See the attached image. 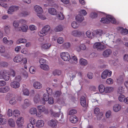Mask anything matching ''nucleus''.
<instances>
[{"label": "nucleus", "instance_id": "1", "mask_svg": "<svg viewBox=\"0 0 128 128\" xmlns=\"http://www.w3.org/2000/svg\"><path fill=\"white\" fill-rule=\"evenodd\" d=\"M106 18H101V22L104 23L108 24L110 22L112 24L116 23V21L115 19L113 16L109 15H108L106 16Z\"/></svg>", "mask_w": 128, "mask_h": 128}, {"label": "nucleus", "instance_id": "2", "mask_svg": "<svg viewBox=\"0 0 128 128\" xmlns=\"http://www.w3.org/2000/svg\"><path fill=\"white\" fill-rule=\"evenodd\" d=\"M34 8L35 10L37 12V16L42 20H44L46 19V17L42 15L43 10L42 8L40 6L36 5L34 6Z\"/></svg>", "mask_w": 128, "mask_h": 128}, {"label": "nucleus", "instance_id": "3", "mask_svg": "<svg viewBox=\"0 0 128 128\" xmlns=\"http://www.w3.org/2000/svg\"><path fill=\"white\" fill-rule=\"evenodd\" d=\"M93 47L94 48H96L98 51L102 50L106 48L105 46L99 42H96L94 44Z\"/></svg>", "mask_w": 128, "mask_h": 128}, {"label": "nucleus", "instance_id": "4", "mask_svg": "<svg viewBox=\"0 0 128 128\" xmlns=\"http://www.w3.org/2000/svg\"><path fill=\"white\" fill-rule=\"evenodd\" d=\"M61 58L64 60L68 61L70 59V56L69 54L67 52H62L60 54Z\"/></svg>", "mask_w": 128, "mask_h": 128}, {"label": "nucleus", "instance_id": "5", "mask_svg": "<svg viewBox=\"0 0 128 128\" xmlns=\"http://www.w3.org/2000/svg\"><path fill=\"white\" fill-rule=\"evenodd\" d=\"M112 74V71L108 70H104L102 73V78L103 79H105L108 76L110 77L111 76Z\"/></svg>", "mask_w": 128, "mask_h": 128}, {"label": "nucleus", "instance_id": "6", "mask_svg": "<svg viewBox=\"0 0 128 128\" xmlns=\"http://www.w3.org/2000/svg\"><path fill=\"white\" fill-rule=\"evenodd\" d=\"M19 9L18 6H12L10 7L8 10V14H12L14 12L16 11Z\"/></svg>", "mask_w": 128, "mask_h": 128}, {"label": "nucleus", "instance_id": "7", "mask_svg": "<svg viewBox=\"0 0 128 128\" xmlns=\"http://www.w3.org/2000/svg\"><path fill=\"white\" fill-rule=\"evenodd\" d=\"M80 103L81 105L84 107H87L88 106V103L86 102V98L85 97H81L80 100Z\"/></svg>", "mask_w": 128, "mask_h": 128}, {"label": "nucleus", "instance_id": "8", "mask_svg": "<svg viewBox=\"0 0 128 128\" xmlns=\"http://www.w3.org/2000/svg\"><path fill=\"white\" fill-rule=\"evenodd\" d=\"M95 37H100L104 33V32L101 29H98L94 31Z\"/></svg>", "mask_w": 128, "mask_h": 128}, {"label": "nucleus", "instance_id": "9", "mask_svg": "<svg viewBox=\"0 0 128 128\" xmlns=\"http://www.w3.org/2000/svg\"><path fill=\"white\" fill-rule=\"evenodd\" d=\"M28 29V26L26 24H23L22 26L20 28H18L17 29L16 28V30L17 31H20L22 30L23 32H26L27 31Z\"/></svg>", "mask_w": 128, "mask_h": 128}, {"label": "nucleus", "instance_id": "10", "mask_svg": "<svg viewBox=\"0 0 128 128\" xmlns=\"http://www.w3.org/2000/svg\"><path fill=\"white\" fill-rule=\"evenodd\" d=\"M24 122V118L22 117H20L17 120L16 123L18 126H21L23 125Z\"/></svg>", "mask_w": 128, "mask_h": 128}, {"label": "nucleus", "instance_id": "11", "mask_svg": "<svg viewBox=\"0 0 128 128\" xmlns=\"http://www.w3.org/2000/svg\"><path fill=\"white\" fill-rule=\"evenodd\" d=\"M22 60V56L21 55H18L14 58L13 60L15 62H19Z\"/></svg>", "mask_w": 128, "mask_h": 128}, {"label": "nucleus", "instance_id": "12", "mask_svg": "<svg viewBox=\"0 0 128 128\" xmlns=\"http://www.w3.org/2000/svg\"><path fill=\"white\" fill-rule=\"evenodd\" d=\"M4 74L3 79H4L6 81L8 80L10 78L9 73L8 72V71L4 70Z\"/></svg>", "mask_w": 128, "mask_h": 128}, {"label": "nucleus", "instance_id": "13", "mask_svg": "<svg viewBox=\"0 0 128 128\" xmlns=\"http://www.w3.org/2000/svg\"><path fill=\"white\" fill-rule=\"evenodd\" d=\"M36 126L38 128H42L44 125V122L42 120H38L36 123Z\"/></svg>", "mask_w": 128, "mask_h": 128}, {"label": "nucleus", "instance_id": "14", "mask_svg": "<svg viewBox=\"0 0 128 128\" xmlns=\"http://www.w3.org/2000/svg\"><path fill=\"white\" fill-rule=\"evenodd\" d=\"M10 84L11 87L15 88H18L20 86V84L19 82L16 81H14L11 82Z\"/></svg>", "mask_w": 128, "mask_h": 128}, {"label": "nucleus", "instance_id": "15", "mask_svg": "<svg viewBox=\"0 0 128 128\" xmlns=\"http://www.w3.org/2000/svg\"><path fill=\"white\" fill-rule=\"evenodd\" d=\"M86 49V47L85 44H80L76 48L78 52H80L81 50H85Z\"/></svg>", "mask_w": 128, "mask_h": 128}, {"label": "nucleus", "instance_id": "16", "mask_svg": "<svg viewBox=\"0 0 128 128\" xmlns=\"http://www.w3.org/2000/svg\"><path fill=\"white\" fill-rule=\"evenodd\" d=\"M48 123L49 126L53 128L55 127L57 125L56 121L53 119L48 121Z\"/></svg>", "mask_w": 128, "mask_h": 128}, {"label": "nucleus", "instance_id": "17", "mask_svg": "<svg viewBox=\"0 0 128 128\" xmlns=\"http://www.w3.org/2000/svg\"><path fill=\"white\" fill-rule=\"evenodd\" d=\"M112 51L111 50L107 49L104 50L103 52V55L105 57H108L112 53Z\"/></svg>", "mask_w": 128, "mask_h": 128}, {"label": "nucleus", "instance_id": "18", "mask_svg": "<svg viewBox=\"0 0 128 128\" xmlns=\"http://www.w3.org/2000/svg\"><path fill=\"white\" fill-rule=\"evenodd\" d=\"M117 29L118 30H121L122 34L126 35L128 34V30L126 28L124 29L122 27H118Z\"/></svg>", "mask_w": 128, "mask_h": 128}, {"label": "nucleus", "instance_id": "19", "mask_svg": "<svg viewBox=\"0 0 128 128\" xmlns=\"http://www.w3.org/2000/svg\"><path fill=\"white\" fill-rule=\"evenodd\" d=\"M51 44L50 43H47L42 44L41 46V48L42 50H47L50 48Z\"/></svg>", "mask_w": 128, "mask_h": 128}, {"label": "nucleus", "instance_id": "20", "mask_svg": "<svg viewBox=\"0 0 128 128\" xmlns=\"http://www.w3.org/2000/svg\"><path fill=\"white\" fill-rule=\"evenodd\" d=\"M76 73V71L69 72L68 74V76H69L70 80H72L73 78L75 77Z\"/></svg>", "mask_w": 128, "mask_h": 128}, {"label": "nucleus", "instance_id": "21", "mask_svg": "<svg viewBox=\"0 0 128 128\" xmlns=\"http://www.w3.org/2000/svg\"><path fill=\"white\" fill-rule=\"evenodd\" d=\"M10 90V87L8 86H6L4 87L0 88V92L6 93L8 92Z\"/></svg>", "mask_w": 128, "mask_h": 128}, {"label": "nucleus", "instance_id": "22", "mask_svg": "<svg viewBox=\"0 0 128 128\" xmlns=\"http://www.w3.org/2000/svg\"><path fill=\"white\" fill-rule=\"evenodd\" d=\"M33 86L35 88L39 89L42 87V85L40 82H36L34 83Z\"/></svg>", "mask_w": 128, "mask_h": 128}, {"label": "nucleus", "instance_id": "23", "mask_svg": "<svg viewBox=\"0 0 128 128\" xmlns=\"http://www.w3.org/2000/svg\"><path fill=\"white\" fill-rule=\"evenodd\" d=\"M48 95V94L46 93H45L43 95V98L42 99V100L43 101L42 102L43 104H45V102L47 101L48 100V99L49 98Z\"/></svg>", "mask_w": 128, "mask_h": 128}, {"label": "nucleus", "instance_id": "24", "mask_svg": "<svg viewBox=\"0 0 128 128\" xmlns=\"http://www.w3.org/2000/svg\"><path fill=\"white\" fill-rule=\"evenodd\" d=\"M48 12L50 14L55 15L57 14V11L56 9L53 8H49L48 10Z\"/></svg>", "mask_w": 128, "mask_h": 128}, {"label": "nucleus", "instance_id": "25", "mask_svg": "<svg viewBox=\"0 0 128 128\" xmlns=\"http://www.w3.org/2000/svg\"><path fill=\"white\" fill-rule=\"evenodd\" d=\"M121 107V105L119 104L114 105L113 107V110L114 112H117L120 109Z\"/></svg>", "mask_w": 128, "mask_h": 128}, {"label": "nucleus", "instance_id": "26", "mask_svg": "<svg viewBox=\"0 0 128 128\" xmlns=\"http://www.w3.org/2000/svg\"><path fill=\"white\" fill-rule=\"evenodd\" d=\"M76 19L78 22H81L84 20V18L83 16L81 14H80L77 15L76 17Z\"/></svg>", "mask_w": 128, "mask_h": 128}, {"label": "nucleus", "instance_id": "27", "mask_svg": "<svg viewBox=\"0 0 128 128\" xmlns=\"http://www.w3.org/2000/svg\"><path fill=\"white\" fill-rule=\"evenodd\" d=\"M86 34L87 37L90 38H92L95 37L94 33L90 31H88L86 32Z\"/></svg>", "mask_w": 128, "mask_h": 128}, {"label": "nucleus", "instance_id": "28", "mask_svg": "<svg viewBox=\"0 0 128 128\" xmlns=\"http://www.w3.org/2000/svg\"><path fill=\"white\" fill-rule=\"evenodd\" d=\"M70 120L71 122L75 123L78 121V118L76 116H73L70 117Z\"/></svg>", "mask_w": 128, "mask_h": 128}, {"label": "nucleus", "instance_id": "29", "mask_svg": "<svg viewBox=\"0 0 128 128\" xmlns=\"http://www.w3.org/2000/svg\"><path fill=\"white\" fill-rule=\"evenodd\" d=\"M79 62L80 64L82 66H86L88 63L87 61L86 60L82 58L80 59Z\"/></svg>", "mask_w": 128, "mask_h": 128}, {"label": "nucleus", "instance_id": "30", "mask_svg": "<svg viewBox=\"0 0 128 128\" xmlns=\"http://www.w3.org/2000/svg\"><path fill=\"white\" fill-rule=\"evenodd\" d=\"M42 29L44 30L46 34L50 30V26L46 25L44 26Z\"/></svg>", "mask_w": 128, "mask_h": 128}, {"label": "nucleus", "instance_id": "31", "mask_svg": "<svg viewBox=\"0 0 128 128\" xmlns=\"http://www.w3.org/2000/svg\"><path fill=\"white\" fill-rule=\"evenodd\" d=\"M105 87L103 84H100L98 86V88L100 92L101 93H103L104 92Z\"/></svg>", "mask_w": 128, "mask_h": 128}, {"label": "nucleus", "instance_id": "32", "mask_svg": "<svg viewBox=\"0 0 128 128\" xmlns=\"http://www.w3.org/2000/svg\"><path fill=\"white\" fill-rule=\"evenodd\" d=\"M79 24L75 21L72 22L71 24L72 27L74 28H78L79 27Z\"/></svg>", "mask_w": 128, "mask_h": 128}, {"label": "nucleus", "instance_id": "33", "mask_svg": "<svg viewBox=\"0 0 128 128\" xmlns=\"http://www.w3.org/2000/svg\"><path fill=\"white\" fill-rule=\"evenodd\" d=\"M113 90V88L111 87H106L105 88L104 92L106 93L110 92Z\"/></svg>", "mask_w": 128, "mask_h": 128}, {"label": "nucleus", "instance_id": "34", "mask_svg": "<svg viewBox=\"0 0 128 128\" xmlns=\"http://www.w3.org/2000/svg\"><path fill=\"white\" fill-rule=\"evenodd\" d=\"M37 109L34 108H32L29 110V112L31 114H34L37 113Z\"/></svg>", "mask_w": 128, "mask_h": 128}, {"label": "nucleus", "instance_id": "35", "mask_svg": "<svg viewBox=\"0 0 128 128\" xmlns=\"http://www.w3.org/2000/svg\"><path fill=\"white\" fill-rule=\"evenodd\" d=\"M38 108L39 111L40 112H42L45 111L46 108L44 106L40 105L38 106Z\"/></svg>", "mask_w": 128, "mask_h": 128}, {"label": "nucleus", "instance_id": "36", "mask_svg": "<svg viewBox=\"0 0 128 128\" xmlns=\"http://www.w3.org/2000/svg\"><path fill=\"white\" fill-rule=\"evenodd\" d=\"M8 124L10 126L12 127L15 126V122L14 120L11 118L8 120Z\"/></svg>", "mask_w": 128, "mask_h": 128}, {"label": "nucleus", "instance_id": "37", "mask_svg": "<svg viewBox=\"0 0 128 128\" xmlns=\"http://www.w3.org/2000/svg\"><path fill=\"white\" fill-rule=\"evenodd\" d=\"M30 104V100L27 99H25L24 101V106H25L26 107L29 106Z\"/></svg>", "mask_w": 128, "mask_h": 128}, {"label": "nucleus", "instance_id": "38", "mask_svg": "<svg viewBox=\"0 0 128 128\" xmlns=\"http://www.w3.org/2000/svg\"><path fill=\"white\" fill-rule=\"evenodd\" d=\"M38 34L39 36L41 37L47 34L42 28L40 31L38 32Z\"/></svg>", "mask_w": 128, "mask_h": 128}, {"label": "nucleus", "instance_id": "39", "mask_svg": "<svg viewBox=\"0 0 128 128\" xmlns=\"http://www.w3.org/2000/svg\"><path fill=\"white\" fill-rule=\"evenodd\" d=\"M27 42L26 39L24 38H20L18 40L16 41L17 44L24 43Z\"/></svg>", "mask_w": 128, "mask_h": 128}, {"label": "nucleus", "instance_id": "40", "mask_svg": "<svg viewBox=\"0 0 128 128\" xmlns=\"http://www.w3.org/2000/svg\"><path fill=\"white\" fill-rule=\"evenodd\" d=\"M63 29L62 27V26L59 25L56 26L55 28V31L56 32H60L62 31Z\"/></svg>", "mask_w": 128, "mask_h": 128}, {"label": "nucleus", "instance_id": "41", "mask_svg": "<svg viewBox=\"0 0 128 128\" xmlns=\"http://www.w3.org/2000/svg\"><path fill=\"white\" fill-rule=\"evenodd\" d=\"M40 67L42 69L45 70H48L49 69V66L48 65L45 64H44L42 65H40Z\"/></svg>", "mask_w": 128, "mask_h": 128}, {"label": "nucleus", "instance_id": "42", "mask_svg": "<svg viewBox=\"0 0 128 128\" xmlns=\"http://www.w3.org/2000/svg\"><path fill=\"white\" fill-rule=\"evenodd\" d=\"M20 114V111L18 110H15L13 112V114L15 117L18 116Z\"/></svg>", "mask_w": 128, "mask_h": 128}, {"label": "nucleus", "instance_id": "43", "mask_svg": "<svg viewBox=\"0 0 128 128\" xmlns=\"http://www.w3.org/2000/svg\"><path fill=\"white\" fill-rule=\"evenodd\" d=\"M10 25H6L4 27V31L6 34L10 32Z\"/></svg>", "mask_w": 128, "mask_h": 128}, {"label": "nucleus", "instance_id": "44", "mask_svg": "<svg viewBox=\"0 0 128 128\" xmlns=\"http://www.w3.org/2000/svg\"><path fill=\"white\" fill-rule=\"evenodd\" d=\"M60 111L58 112H52V116L56 118H58L60 115Z\"/></svg>", "mask_w": 128, "mask_h": 128}, {"label": "nucleus", "instance_id": "45", "mask_svg": "<svg viewBox=\"0 0 128 128\" xmlns=\"http://www.w3.org/2000/svg\"><path fill=\"white\" fill-rule=\"evenodd\" d=\"M16 99L15 97L12 98L10 99V103L12 104H15L16 102Z\"/></svg>", "mask_w": 128, "mask_h": 128}, {"label": "nucleus", "instance_id": "46", "mask_svg": "<svg viewBox=\"0 0 128 128\" xmlns=\"http://www.w3.org/2000/svg\"><path fill=\"white\" fill-rule=\"evenodd\" d=\"M36 68L34 66H32L30 68L29 70L30 72L32 74H34L36 72Z\"/></svg>", "mask_w": 128, "mask_h": 128}, {"label": "nucleus", "instance_id": "47", "mask_svg": "<svg viewBox=\"0 0 128 128\" xmlns=\"http://www.w3.org/2000/svg\"><path fill=\"white\" fill-rule=\"evenodd\" d=\"M40 97L38 95H36L34 97V100L35 103H37L40 100Z\"/></svg>", "mask_w": 128, "mask_h": 128}, {"label": "nucleus", "instance_id": "48", "mask_svg": "<svg viewBox=\"0 0 128 128\" xmlns=\"http://www.w3.org/2000/svg\"><path fill=\"white\" fill-rule=\"evenodd\" d=\"M61 74V72L60 70H55L53 72V74L54 76H59Z\"/></svg>", "mask_w": 128, "mask_h": 128}, {"label": "nucleus", "instance_id": "49", "mask_svg": "<svg viewBox=\"0 0 128 128\" xmlns=\"http://www.w3.org/2000/svg\"><path fill=\"white\" fill-rule=\"evenodd\" d=\"M113 80L112 78H109L107 80L106 83L108 84H113Z\"/></svg>", "mask_w": 128, "mask_h": 128}, {"label": "nucleus", "instance_id": "50", "mask_svg": "<svg viewBox=\"0 0 128 128\" xmlns=\"http://www.w3.org/2000/svg\"><path fill=\"white\" fill-rule=\"evenodd\" d=\"M23 92L24 95L28 96L29 94L28 90L26 88H24L23 90Z\"/></svg>", "mask_w": 128, "mask_h": 128}, {"label": "nucleus", "instance_id": "51", "mask_svg": "<svg viewBox=\"0 0 128 128\" xmlns=\"http://www.w3.org/2000/svg\"><path fill=\"white\" fill-rule=\"evenodd\" d=\"M46 91L48 94L50 95H52L53 94L52 91V89L50 88H46Z\"/></svg>", "mask_w": 128, "mask_h": 128}, {"label": "nucleus", "instance_id": "52", "mask_svg": "<svg viewBox=\"0 0 128 128\" xmlns=\"http://www.w3.org/2000/svg\"><path fill=\"white\" fill-rule=\"evenodd\" d=\"M125 98V96L124 95L121 94L118 97V100L120 102H124Z\"/></svg>", "mask_w": 128, "mask_h": 128}, {"label": "nucleus", "instance_id": "53", "mask_svg": "<svg viewBox=\"0 0 128 128\" xmlns=\"http://www.w3.org/2000/svg\"><path fill=\"white\" fill-rule=\"evenodd\" d=\"M61 94V92L60 91H56L55 92L54 95V97L58 98Z\"/></svg>", "mask_w": 128, "mask_h": 128}, {"label": "nucleus", "instance_id": "54", "mask_svg": "<svg viewBox=\"0 0 128 128\" xmlns=\"http://www.w3.org/2000/svg\"><path fill=\"white\" fill-rule=\"evenodd\" d=\"M58 19L60 20H63L64 18V16L62 13L60 12L58 16Z\"/></svg>", "mask_w": 128, "mask_h": 128}, {"label": "nucleus", "instance_id": "55", "mask_svg": "<svg viewBox=\"0 0 128 128\" xmlns=\"http://www.w3.org/2000/svg\"><path fill=\"white\" fill-rule=\"evenodd\" d=\"M90 17L92 18H95L97 16V14L95 12L91 13L90 14Z\"/></svg>", "mask_w": 128, "mask_h": 128}, {"label": "nucleus", "instance_id": "56", "mask_svg": "<svg viewBox=\"0 0 128 128\" xmlns=\"http://www.w3.org/2000/svg\"><path fill=\"white\" fill-rule=\"evenodd\" d=\"M6 123V120L5 118H0V124L2 125Z\"/></svg>", "mask_w": 128, "mask_h": 128}, {"label": "nucleus", "instance_id": "57", "mask_svg": "<svg viewBox=\"0 0 128 128\" xmlns=\"http://www.w3.org/2000/svg\"><path fill=\"white\" fill-rule=\"evenodd\" d=\"M63 46L65 48H68L70 46V44L69 42H66L63 44Z\"/></svg>", "mask_w": 128, "mask_h": 128}, {"label": "nucleus", "instance_id": "58", "mask_svg": "<svg viewBox=\"0 0 128 128\" xmlns=\"http://www.w3.org/2000/svg\"><path fill=\"white\" fill-rule=\"evenodd\" d=\"M10 76H12V77H14L16 75V72L13 69H12L10 70Z\"/></svg>", "mask_w": 128, "mask_h": 128}, {"label": "nucleus", "instance_id": "59", "mask_svg": "<svg viewBox=\"0 0 128 128\" xmlns=\"http://www.w3.org/2000/svg\"><path fill=\"white\" fill-rule=\"evenodd\" d=\"M39 62L40 64V65H42L45 64L46 62V60L43 58H41L39 60Z\"/></svg>", "mask_w": 128, "mask_h": 128}, {"label": "nucleus", "instance_id": "60", "mask_svg": "<svg viewBox=\"0 0 128 128\" xmlns=\"http://www.w3.org/2000/svg\"><path fill=\"white\" fill-rule=\"evenodd\" d=\"M118 92L119 94H123L124 92L123 88L122 87H119L118 89Z\"/></svg>", "mask_w": 128, "mask_h": 128}, {"label": "nucleus", "instance_id": "61", "mask_svg": "<svg viewBox=\"0 0 128 128\" xmlns=\"http://www.w3.org/2000/svg\"><path fill=\"white\" fill-rule=\"evenodd\" d=\"M64 39L62 37L59 38L57 40L58 42L60 44H62L64 42Z\"/></svg>", "mask_w": 128, "mask_h": 128}, {"label": "nucleus", "instance_id": "62", "mask_svg": "<svg viewBox=\"0 0 128 128\" xmlns=\"http://www.w3.org/2000/svg\"><path fill=\"white\" fill-rule=\"evenodd\" d=\"M87 76L88 78L90 79H92L94 77L93 74L91 72H89L88 73Z\"/></svg>", "mask_w": 128, "mask_h": 128}, {"label": "nucleus", "instance_id": "63", "mask_svg": "<svg viewBox=\"0 0 128 128\" xmlns=\"http://www.w3.org/2000/svg\"><path fill=\"white\" fill-rule=\"evenodd\" d=\"M77 112V111L75 110H72L69 112L68 114L70 115L74 114Z\"/></svg>", "mask_w": 128, "mask_h": 128}, {"label": "nucleus", "instance_id": "64", "mask_svg": "<svg viewBox=\"0 0 128 128\" xmlns=\"http://www.w3.org/2000/svg\"><path fill=\"white\" fill-rule=\"evenodd\" d=\"M29 28L31 30H36L37 29L36 27L33 25H30Z\"/></svg>", "mask_w": 128, "mask_h": 128}]
</instances>
